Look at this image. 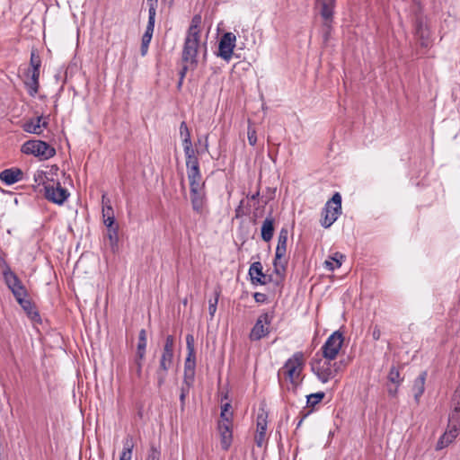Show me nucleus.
<instances>
[{
	"instance_id": "obj_59",
	"label": "nucleus",
	"mask_w": 460,
	"mask_h": 460,
	"mask_svg": "<svg viewBox=\"0 0 460 460\" xmlns=\"http://www.w3.org/2000/svg\"><path fill=\"white\" fill-rule=\"evenodd\" d=\"M332 365H334V367L336 368V374L345 367V364L342 360L339 362H333Z\"/></svg>"
},
{
	"instance_id": "obj_53",
	"label": "nucleus",
	"mask_w": 460,
	"mask_h": 460,
	"mask_svg": "<svg viewBox=\"0 0 460 460\" xmlns=\"http://www.w3.org/2000/svg\"><path fill=\"white\" fill-rule=\"evenodd\" d=\"M248 141L251 146H255L257 142L256 131L249 128L247 132Z\"/></svg>"
},
{
	"instance_id": "obj_46",
	"label": "nucleus",
	"mask_w": 460,
	"mask_h": 460,
	"mask_svg": "<svg viewBox=\"0 0 460 460\" xmlns=\"http://www.w3.org/2000/svg\"><path fill=\"white\" fill-rule=\"evenodd\" d=\"M286 252H287V245L277 244L274 260L276 261H284V259H286Z\"/></svg>"
},
{
	"instance_id": "obj_37",
	"label": "nucleus",
	"mask_w": 460,
	"mask_h": 460,
	"mask_svg": "<svg viewBox=\"0 0 460 460\" xmlns=\"http://www.w3.org/2000/svg\"><path fill=\"white\" fill-rule=\"evenodd\" d=\"M231 403L226 402L221 406L220 420L218 421H233V412L230 411Z\"/></svg>"
},
{
	"instance_id": "obj_49",
	"label": "nucleus",
	"mask_w": 460,
	"mask_h": 460,
	"mask_svg": "<svg viewBox=\"0 0 460 460\" xmlns=\"http://www.w3.org/2000/svg\"><path fill=\"white\" fill-rule=\"evenodd\" d=\"M288 231L287 228H282L280 231H279V238H278V244H284V245H287V243H288Z\"/></svg>"
},
{
	"instance_id": "obj_26",
	"label": "nucleus",
	"mask_w": 460,
	"mask_h": 460,
	"mask_svg": "<svg viewBox=\"0 0 460 460\" xmlns=\"http://www.w3.org/2000/svg\"><path fill=\"white\" fill-rule=\"evenodd\" d=\"M458 435L459 433L454 432L453 430L447 428L444 434L438 438L437 442L436 450L438 451L447 447L457 438Z\"/></svg>"
},
{
	"instance_id": "obj_9",
	"label": "nucleus",
	"mask_w": 460,
	"mask_h": 460,
	"mask_svg": "<svg viewBox=\"0 0 460 460\" xmlns=\"http://www.w3.org/2000/svg\"><path fill=\"white\" fill-rule=\"evenodd\" d=\"M414 34L423 48L429 46L430 31L428 25V18L420 12L415 14Z\"/></svg>"
},
{
	"instance_id": "obj_39",
	"label": "nucleus",
	"mask_w": 460,
	"mask_h": 460,
	"mask_svg": "<svg viewBox=\"0 0 460 460\" xmlns=\"http://www.w3.org/2000/svg\"><path fill=\"white\" fill-rule=\"evenodd\" d=\"M267 430V417L264 414H259L257 417V432L260 436H265Z\"/></svg>"
},
{
	"instance_id": "obj_25",
	"label": "nucleus",
	"mask_w": 460,
	"mask_h": 460,
	"mask_svg": "<svg viewBox=\"0 0 460 460\" xmlns=\"http://www.w3.org/2000/svg\"><path fill=\"white\" fill-rule=\"evenodd\" d=\"M31 75H32L31 68V67L25 68L23 71V75H22L23 82L27 87L28 93L31 97H34L39 92V88H40L39 78H40V76H37V84H36V87H35L34 85H32V83H31V81H32Z\"/></svg>"
},
{
	"instance_id": "obj_17",
	"label": "nucleus",
	"mask_w": 460,
	"mask_h": 460,
	"mask_svg": "<svg viewBox=\"0 0 460 460\" xmlns=\"http://www.w3.org/2000/svg\"><path fill=\"white\" fill-rule=\"evenodd\" d=\"M319 13L323 19V38L327 42L332 30L334 8H320Z\"/></svg>"
},
{
	"instance_id": "obj_12",
	"label": "nucleus",
	"mask_w": 460,
	"mask_h": 460,
	"mask_svg": "<svg viewBox=\"0 0 460 460\" xmlns=\"http://www.w3.org/2000/svg\"><path fill=\"white\" fill-rule=\"evenodd\" d=\"M236 37L233 32H226L220 38L217 56L226 61H229L235 47Z\"/></svg>"
},
{
	"instance_id": "obj_2",
	"label": "nucleus",
	"mask_w": 460,
	"mask_h": 460,
	"mask_svg": "<svg viewBox=\"0 0 460 460\" xmlns=\"http://www.w3.org/2000/svg\"><path fill=\"white\" fill-rule=\"evenodd\" d=\"M200 42V29L197 24H190L187 31L183 49L181 52V60L184 63H190L191 69L198 66V51Z\"/></svg>"
},
{
	"instance_id": "obj_64",
	"label": "nucleus",
	"mask_w": 460,
	"mask_h": 460,
	"mask_svg": "<svg viewBox=\"0 0 460 460\" xmlns=\"http://www.w3.org/2000/svg\"><path fill=\"white\" fill-rule=\"evenodd\" d=\"M451 409L460 411V402L451 401Z\"/></svg>"
},
{
	"instance_id": "obj_34",
	"label": "nucleus",
	"mask_w": 460,
	"mask_h": 460,
	"mask_svg": "<svg viewBox=\"0 0 460 460\" xmlns=\"http://www.w3.org/2000/svg\"><path fill=\"white\" fill-rule=\"evenodd\" d=\"M324 397L325 394L323 392L311 394L306 396V406L314 408L315 405L320 403Z\"/></svg>"
},
{
	"instance_id": "obj_24",
	"label": "nucleus",
	"mask_w": 460,
	"mask_h": 460,
	"mask_svg": "<svg viewBox=\"0 0 460 460\" xmlns=\"http://www.w3.org/2000/svg\"><path fill=\"white\" fill-rule=\"evenodd\" d=\"M188 180L190 183V190L205 189V182L202 181V176L199 170L188 171Z\"/></svg>"
},
{
	"instance_id": "obj_35",
	"label": "nucleus",
	"mask_w": 460,
	"mask_h": 460,
	"mask_svg": "<svg viewBox=\"0 0 460 460\" xmlns=\"http://www.w3.org/2000/svg\"><path fill=\"white\" fill-rule=\"evenodd\" d=\"M387 378L389 382L396 385L397 386H400L403 381V378L401 377L399 368L394 366L390 368Z\"/></svg>"
},
{
	"instance_id": "obj_23",
	"label": "nucleus",
	"mask_w": 460,
	"mask_h": 460,
	"mask_svg": "<svg viewBox=\"0 0 460 460\" xmlns=\"http://www.w3.org/2000/svg\"><path fill=\"white\" fill-rule=\"evenodd\" d=\"M274 218L270 216L265 218V220L262 223L261 229V239L265 242H270L274 234Z\"/></svg>"
},
{
	"instance_id": "obj_58",
	"label": "nucleus",
	"mask_w": 460,
	"mask_h": 460,
	"mask_svg": "<svg viewBox=\"0 0 460 460\" xmlns=\"http://www.w3.org/2000/svg\"><path fill=\"white\" fill-rule=\"evenodd\" d=\"M372 337L375 341H378L381 337V331L377 325H375L373 328Z\"/></svg>"
},
{
	"instance_id": "obj_8",
	"label": "nucleus",
	"mask_w": 460,
	"mask_h": 460,
	"mask_svg": "<svg viewBox=\"0 0 460 460\" xmlns=\"http://www.w3.org/2000/svg\"><path fill=\"white\" fill-rule=\"evenodd\" d=\"M343 342L344 336L341 332L336 331L332 333L321 349L323 357L328 359H335L342 347Z\"/></svg>"
},
{
	"instance_id": "obj_60",
	"label": "nucleus",
	"mask_w": 460,
	"mask_h": 460,
	"mask_svg": "<svg viewBox=\"0 0 460 460\" xmlns=\"http://www.w3.org/2000/svg\"><path fill=\"white\" fill-rule=\"evenodd\" d=\"M188 69H189V66L184 65V66L181 67V71L179 72V76H180V78H181V80H184V77H185V75H186V73H187Z\"/></svg>"
},
{
	"instance_id": "obj_51",
	"label": "nucleus",
	"mask_w": 460,
	"mask_h": 460,
	"mask_svg": "<svg viewBox=\"0 0 460 460\" xmlns=\"http://www.w3.org/2000/svg\"><path fill=\"white\" fill-rule=\"evenodd\" d=\"M146 4L148 6V14L155 15L158 0H146Z\"/></svg>"
},
{
	"instance_id": "obj_27",
	"label": "nucleus",
	"mask_w": 460,
	"mask_h": 460,
	"mask_svg": "<svg viewBox=\"0 0 460 460\" xmlns=\"http://www.w3.org/2000/svg\"><path fill=\"white\" fill-rule=\"evenodd\" d=\"M43 119L42 116H39L36 118L35 120L31 119L29 121H26L22 128L24 131L31 134L40 135L42 132L40 121Z\"/></svg>"
},
{
	"instance_id": "obj_47",
	"label": "nucleus",
	"mask_w": 460,
	"mask_h": 460,
	"mask_svg": "<svg viewBox=\"0 0 460 460\" xmlns=\"http://www.w3.org/2000/svg\"><path fill=\"white\" fill-rule=\"evenodd\" d=\"M317 8H335L336 0H315Z\"/></svg>"
},
{
	"instance_id": "obj_16",
	"label": "nucleus",
	"mask_w": 460,
	"mask_h": 460,
	"mask_svg": "<svg viewBox=\"0 0 460 460\" xmlns=\"http://www.w3.org/2000/svg\"><path fill=\"white\" fill-rule=\"evenodd\" d=\"M233 421H218L217 430L220 435V445L224 451H227L233 442Z\"/></svg>"
},
{
	"instance_id": "obj_28",
	"label": "nucleus",
	"mask_w": 460,
	"mask_h": 460,
	"mask_svg": "<svg viewBox=\"0 0 460 460\" xmlns=\"http://www.w3.org/2000/svg\"><path fill=\"white\" fill-rule=\"evenodd\" d=\"M107 227V237L110 241L111 249L115 251L118 248L119 243V226L118 224L111 225V226Z\"/></svg>"
},
{
	"instance_id": "obj_50",
	"label": "nucleus",
	"mask_w": 460,
	"mask_h": 460,
	"mask_svg": "<svg viewBox=\"0 0 460 460\" xmlns=\"http://www.w3.org/2000/svg\"><path fill=\"white\" fill-rule=\"evenodd\" d=\"M173 347H174V338L172 335H168L165 339V343L164 345L163 350L173 351Z\"/></svg>"
},
{
	"instance_id": "obj_45",
	"label": "nucleus",
	"mask_w": 460,
	"mask_h": 460,
	"mask_svg": "<svg viewBox=\"0 0 460 460\" xmlns=\"http://www.w3.org/2000/svg\"><path fill=\"white\" fill-rule=\"evenodd\" d=\"M160 459H161V451L154 444H152L150 446V449L148 451L146 460H160Z\"/></svg>"
},
{
	"instance_id": "obj_62",
	"label": "nucleus",
	"mask_w": 460,
	"mask_h": 460,
	"mask_svg": "<svg viewBox=\"0 0 460 460\" xmlns=\"http://www.w3.org/2000/svg\"><path fill=\"white\" fill-rule=\"evenodd\" d=\"M311 412H312V411H307V412H305V413H304V414L302 415L301 419L299 420V421H298V422H297V424H296V429H298V428L302 425V423H303L304 420H305V418H306V417H307Z\"/></svg>"
},
{
	"instance_id": "obj_57",
	"label": "nucleus",
	"mask_w": 460,
	"mask_h": 460,
	"mask_svg": "<svg viewBox=\"0 0 460 460\" xmlns=\"http://www.w3.org/2000/svg\"><path fill=\"white\" fill-rule=\"evenodd\" d=\"M134 367L137 377L142 376L143 362H134Z\"/></svg>"
},
{
	"instance_id": "obj_15",
	"label": "nucleus",
	"mask_w": 460,
	"mask_h": 460,
	"mask_svg": "<svg viewBox=\"0 0 460 460\" xmlns=\"http://www.w3.org/2000/svg\"><path fill=\"white\" fill-rule=\"evenodd\" d=\"M262 269V264L260 261H255L250 266L248 274L253 285H266L272 281V277L264 274Z\"/></svg>"
},
{
	"instance_id": "obj_31",
	"label": "nucleus",
	"mask_w": 460,
	"mask_h": 460,
	"mask_svg": "<svg viewBox=\"0 0 460 460\" xmlns=\"http://www.w3.org/2000/svg\"><path fill=\"white\" fill-rule=\"evenodd\" d=\"M182 146H183L185 159L187 157H190V156H193V155H200V154H202L204 152H207L208 150V137H206V142H205V145H204V148L201 149V150L194 149L193 146H192V143H187L186 142V143L182 144Z\"/></svg>"
},
{
	"instance_id": "obj_11",
	"label": "nucleus",
	"mask_w": 460,
	"mask_h": 460,
	"mask_svg": "<svg viewBox=\"0 0 460 460\" xmlns=\"http://www.w3.org/2000/svg\"><path fill=\"white\" fill-rule=\"evenodd\" d=\"M172 361L173 351L163 350L159 360V367L155 371L158 388H161L164 385L168 370L171 368Z\"/></svg>"
},
{
	"instance_id": "obj_20",
	"label": "nucleus",
	"mask_w": 460,
	"mask_h": 460,
	"mask_svg": "<svg viewBox=\"0 0 460 460\" xmlns=\"http://www.w3.org/2000/svg\"><path fill=\"white\" fill-rule=\"evenodd\" d=\"M102 217L103 223L106 226H111V225L117 224L115 222L114 211L110 204V199L107 198L106 194H103L102 197Z\"/></svg>"
},
{
	"instance_id": "obj_48",
	"label": "nucleus",
	"mask_w": 460,
	"mask_h": 460,
	"mask_svg": "<svg viewBox=\"0 0 460 460\" xmlns=\"http://www.w3.org/2000/svg\"><path fill=\"white\" fill-rule=\"evenodd\" d=\"M47 178V173L44 171H37L34 173V181L38 184L45 183V179Z\"/></svg>"
},
{
	"instance_id": "obj_54",
	"label": "nucleus",
	"mask_w": 460,
	"mask_h": 460,
	"mask_svg": "<svg viewBox=\"0 0 460 460\" xmlns=\"http://www.w3.org/2000/svg\"><path fill=\"white\" fill-rule=\"evenodd\" d=\"M253 298L255 300L256 303H259V304H263L267 301L268 297H267V295L266 294H263V293H260V292H255L253 294Z\"/></svg>"
},
{
	"instance_id": "obj_56",
	"label": "nucleus",
	"mask_w": 460,
	"mask_h": 460,
	"mask_svg": "<svg viewBox=\"0 0 460 460\" xmlns=\"http://www.w3.org/2000/svg\"><path fill=\"white\" fill-rule=\"evenodd\" d=\"M146 357V350H138L137 349L136 357L134 362H143Z\"/></svg>"
},
{
	"instance_id": "obj_21",
	"label": "nucleus",
	"mask_w": 460,
	"mask_h": 460,
	"mask_svg": "<svg viewBox=\"0 0 460 460\" xmlns=\"http://www.w3.org/2000/svg\"><path fill=\"white\" fill-rule=\"evenodd\" d=\"M41 66V58L37 49H32L31 52L30 65L28 67L31 68V83L36 87L37 76H40V68Z\"/></svg>"
},
{
	"instance_id": "obj_40",
	"label": "nucleus",
	"mask_w": 460,
	"mask_h": 460,
	"mask_svg": "<svg viewBox=\"0 0 460 460\" xmlns=\"http://www.w3.org/2000/svg\"><path fill=\"white\" fill-rule=\"evenodd\" d=\"M199 155L186 158V168L188 171L199 170Z\"/></svg>"
},
{
	"instance_id": "obj_13",
	"label": "nucleus",
	"mask_w": 460,
	"mask_h": 460,
	"mask_svg": "<svg viewBox=\"0 0 460 460\" xmlns=\"http://www.w3.org/2000/svg\"><path fill=\"white\" fill-rule=\"evenodd\" d=\"M192 209L199 216L208 213V200L205 189L190 190Z\"/></svg>"
},
{
	"instance_id": "obj_1",
	"label": "nucleus",
	"mask_w": 460,
	"mask_h": 460,
	"mask_svg": "<svg viewBox=\"0 0 460 460\" xmlns=\"http://www.w3.org/2000/svg\"><path fill=\"white\" fill-rule=\"evenodd\" d=\"M305 355L302 351L295 352L289 358L283 367L278 372L279 382H281L283 376L286 380L289 381L296 390L302 382L301 375L305 367Z\"/></svg>"
},
{
	"instance_id": "obj_19",
	"label": "nucleus",
	"mask_w": 460,
	"mask_h": 460,
	"mask_svg": "<svg viewBox=\"0 0 460 460\" xmlns=\"http://www.w3.org/2000/svg\"><path fill=\"white\" fill-rule=\"evenodd\" d=\"M17 303L21 305L29 318L32 321L40 323L41 321L40 315L32 301L27 297L19 298Z\"/></svg>"
},
{
	"instance_id": "obj_36",
	"label": "nucleus",
	"mask_w": 460,
	"mask_h": 460,
	"mask_svg": "<svg viewBox=\"0 0 460 460\" xmlns=\"http://www.w3.org/2000/svg\"><path fill=\"white\" fill-rule=\"evenodd\" d=\"M193 386V383H188L183 380L182 385L181 387V394H180V402H181V411L185 408V400L188 396L190 388Z\"/></svg>"
},
{
	"instance_id": "obj_44",
	"label": "nucleus",
	"mask_w": 460,
	"mask_h": 460,
	"mask_svg": "<svg viewBox=\"0 0 460 460\" xmlns=\"http://www.w3.org/2000/svg\"><path fill=\"white\" fill-rule=\"evenodd\" d=\"M5 254L0 250V270L2 271L3 278L6 277L9 272H13L4 258Z\"/></svg>"
},
{
	"instance_id": "obj_61",
	"label": "nucleus",
	"mask_w": 460,
	"mask_h": 460,
	"mask_svg": "<svg viewBox=\"0 0 460 460\" xmlns=\"http://www.w3.org/2000/svg\"><path fill=\"white\" fill-rule=\"evenodd\" d=\"M243 200H241L239 206L235 208V216H236V217H239L240 216H242L243 214Z\"/></svg>"
},
{
	"instance_id": "obj_55",
	"label": "nucleus",
	"mask_w": 460,
	"mask_h": 460,
	"mask_svg": "<svg viewBox=\"0 0 460 460\" xmlns=\"http://www.w3.org/2000/svg\"><path fill=\"white\" fill-rule=\"evenodd\" d=\"M398 387L396 385L394 386L387 385V393L390 397L395 398L398 394Z\"/></svg>"
},
{
	"instance_id": "obj_41",
	"label": "nucleus",
	"mask_w": 460,
	"mask_h": 460,
	"mask_svg": "<svg viewBox=\"0 0 460 460\" xmlns=\"http://www.w3.org/2000/svg\"><path fill=\"white\" fill-rule=\"evenodd\" d=\"M146 345H147L146 331L145 329H141L138 333V341H137V349L138 350H146Z\"/></svg>"
},
{
	"instance_id": "obj_22",
	"label": "nucleus",
	"mask_w": 460,
	"mask_h": 460,
	"mask_svg": "<svg viewBox=\"0 0 460 460\" xmlns=\"http://www.w3.org/2000/svg\"><path fill=\"white\" fill-rule=\"evenodd\" d=\"M427 372L422 371L414 380L412 391L414 394V400L418 404L420 402V398L423 394L425 391V381L427 378Z\"/></svg>"
},
{
	"instance_id": "obj_32",
	"label": "nucleus",
	"mask_w": 460,
	"mask_h": 460,
	"mask_svg": "<svg viewBox=\"0 0 460 460\" xmlns=\"http://www.w3.org/2000/svg\"><path fill=\"white\" fill-rule=\"evenodd\" d=\"M133 448H134V440H133V438L128 435L123 440V449H122L120 457H124V459L131 460Z\"/></svg>"
},
{
	"instance_id": "obj_33",
	"label": "nucleus",
	"mask_w": 460,
	"mask_h": 460,
	"mask_svg": "<svg viewBox=\"0 0 460 460\" xmlns=\"http://www.w3.org/2000/svg\"><path fill=\"white\" fill-rule=\"evenodd\" d=\"M288 266V260L276 261L273 260L274 273L283 279L285 278L286 270Z\"/></svg>"
},
{
	"instance_id": "obj_43",
	"label": "nucleus",
	"mask_w": 460,
	"mask_h": 460,
	"mask_svg": "<svg viewBox=\"0 0 460 460\" xmlns=\"http://www.w3.org/2000/svg\"><path fill=\"white\" fill-rule=\"evenodd\" d=\"M155 15L148 14V22H147L146 31H145L143 37L152 39L154 29H155Z\"/></svg>"
},
{
	"instance_id": "obj_4",
	"label": "nucleus",
	"mask_w": 460,
	"mask_h": 460,
	"mask_svg": "<svg viewBox=\"0 0 460 460\" xmlns=\"http://www.w3.org/2000/svg\"><path fill=\"white\" fill-rule=\"evenodd\" d=\"M332 360L323 357L317 358V355H315L310 362L311 370L323 383H327L336 376V368L332 365Z\"/></svg>"
},
{
	"instance_id": "obj_29",
	"label": "nucleus",
	"mask_w": 460,
	"mask_h": 460,
	"mask_svg": "<svg viewBox=\"0 0 460 460\" xmlns=\"http://www.w3.org/2000/svg\"><path fill=\"white\" fill-rule=\"evenodd\" d=\"M447 429L454 432L459 433L460 431V411L451 409L448 415Z\"/></svg>"
},
{
	"instance_id": "obj_18",
	"label": "nucleus",
	"mask_w": 460,
	"mask_h": 460,
	"mask_svg": "<svg viewBox=\"0 0 460 460\" xmlns=\"http://www.w3.org/2000/svg\"><path fill=\"white\" fill-rule=\"evenodd\" d=\"M23 172L16 167L4 169L0 172V180L6 185L14 184L22 180Z\"/></svg>"
},
{
	"instance_id": "obj_3",
	"label": "nucleus",
	"mask_w": 460,
	"mask_h": 460,
	"mask_svg": "<svg viewBox=\"0 0 460 460\" xmlns=\"http://www.w3.org/2000/svg\"><path fill=\"white\" fill-rule=\"evenodd\" d=\"M21 151L25 155H32L40 161L48 160L56 155V149L45 141L39 139L27 140Z\"/></svg>"
},
{
	"instance_id": "obj_7",
	"label": "nucleus",
	"mask_w": 460,
	"mask_h": 460,
	"mask_svg": "<svg viewBox=\"0 0 460 460\" xmlns=\"http://www.w3.org/2000/svg\"><path fill=\"white\" fill-rule=\"evenodd\" d=\"M273 319V313H263L261 314L253 327L252 328L249 339L252 341H257L261 340L262 338L268 336L270 332V325Z\"/></svg>"
},
{
	"instance_id": "obj_10",
	"label": "nucleus",
	"mask_w": 460,
	"mask_h": 460,
	"mask_svg": "<svg viewBox=\"0 0 460 460\" xmlns=\"http://www.w3.org/2000/svg\"><path fill=\"white\" fill-rule=\"evenodd\" d=\"M44 196L49 200L58 205H62L69 197V192L63 188L60 182H54L44 186Z\"/></svg>"
},
{
	"instance_id": "obj_42",
	"label": "nucleus",
	"mask_w": 460,
	"mask_h": 460,
	"mask_svg": "<svg viewBox=\"0 0 460 460\" xmlns=\"http://www.w3.org/2000/svg\"><path fill=\"white\" fill-rule=\"evenodd\" d=\"M220 296V290H215V297L214 299H210L208 302V312L211 319L214 317L215 313L217 311V306L218 303V298Z\"/></svg>"
},
{
	"instance_id": "obj_30",
	"label": "nucleus",
	"mask_w": 460,
	"mask_h": 460,
	"mask_svg": "<svg viewBox=\"0 0 460 460\" xmlns=\"http://www.w3.org/2000/svg\"><path fill=\"white\" fill-rule=\"evenodd\" d=\"M344 258L345 256L341 252H335L332 256L330 257V260H326L324 261L325 268L331 271H333L335 269H338L341 266Z\"/></svg>"
},
{
	"instance_id": "obj_14",
	"label": "nucleus",
	"mask_w": 460,
	"mask_h": 460,
	"mask_svg": "<svg viewBox=\"0 0 460 460\" xmlns=\"http://www.w3.org/2000/svg\"><path fill=\"white\" fill-rule=\"evenodd\" d=\"M3 279L8 288L11 290L16 301H18L19 298L28 296L26 288L14 272L7 273L6 277Z\"/></svg>"
},
{
	"instance_id": "obj_6",
	"label": "nucleus",
	"mask_w": 460,
	"mask_h": 460,
	"mask_svg": "<svg viewBox=\"0 0 460 460\" xmlns=\"http://www.w3.org/2000/svg\"><path fill=\"white\" fill-rule=\"evenodd\" d=\"M195 340L192 334L186 336V348L187 357L184 362L183 380L190 383H194L195 369H196V352H195Z\"/></svg>"
},
{
	"instance_id": "obj_5",
	"label": "nucleus",
	"mask_w": 460,
	"mask_h": 460,
	"mask_svg": "<svg viewBox=\"0 0 460 460\" xmlns=\"http://www.w3.org/2000/svg\"><path fill=\"white\" fill-rule=\"evenodd\" d=\"M341 214V196L339 192H335L332 199H329L322 212L323 218L321 225L324 228L330 227Z\"/></svg>"
},
{
	"instance_id": "obj_63",
	"label": "nucleus",
	"mask_w": 460,
	"mask_h": 460,
	"mask_svg": "<svg viewBox=\"0 0 460 460\" xmlns=\"http://www.w3.org/2000/svg\"><path fill=\"white\" fill-rule=\"evenodd\" d=\"M264 438H265V436L261 437V436H260V433H259V432H257V435L255 436V441H256V443H257V445H258L259 447H261V444H262V441H263Z\"/></svg>"
},
{
	"instance_id": "obj_38",
	"label": "nucleus",
	"mask_w": 460,
	"mask_h": 460,
	"mask_svg": "<svg viewBox=\"0 0 460 460\" xmlns=\"http://www.w3.org/2000/svg\"><path fill=\"white\" fill-rule=\"evenodd\" d=\"M180 137L181 138L182 144L186 142L191 143L190 131L185 121H182L180 125Z\"/></svg>"
},
{
	"instance_id": "obj_52",
	"label": "nucleus",
	"mask_w": 460,
	"mask_h": 460,
	"mask_svg": "<svg viewBox=\"0 0 460 460\" xmlns=\"http://www.w3.org/2000/svg\"><path fill=\"white\" fill-rule=\"evenodd\" d=\"M151 40L152 39H149L146 37H142L140 51H141V55L143 57L146 56V54L147 53L148 46H149Z\"/></svg>"
}]
</instances>
